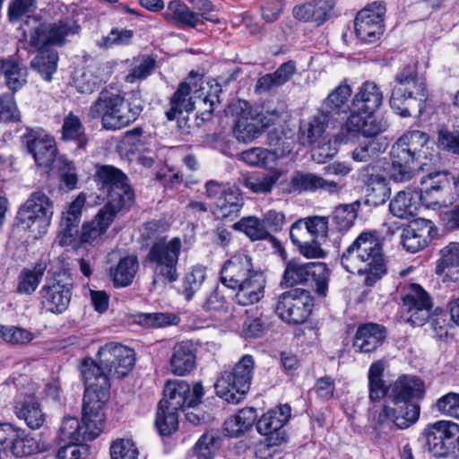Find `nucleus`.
I'll list each match as a JSON object with an SVG mask.
<instances>
[{
    "instance_id": "obj_1",
    "label": "nucleus",
    "mask_w": 459,
    "mask_h": 459,
    "mask_svg": "<svg viewBox=\"0 0 459 459\" xmlns=\"http://www.w3.org/2000/svg\"><path fill=\"white\" fill-rule=\"evenodd\" d=\"M384 94L381 88L374 82H364L355 92L350 115L340 129L337 140L349 143L361 134L364 137L374 138L384 132L386 125L376 117L381 108Z\"/></svg>"
},
{
    "instance_id": "obj_2",
    "label": "nucleus",
    "mask_w": 459,
    "mask_h": 459,
    "mask_svg": "<svg viewBox=\"0 0 459 459\" xmlns=\"http://www.w3.org/2000/svg\"><path fill=\"white\" fill-rule=\"evenodd\" d=\"M342 265L351 273L364 276V283L374 285L387 271L381 241L376 232L363 231L345 249Z\"/></svg>"
},
{
    "instance_id": "obj_3",
    "label": "nucleus",
    "mask_w": 459,
    "mask_h": 459,
    "mask_svg": "<svg viewBox=\"0 0 459 459\" xmlns=\"http://www.w3.org/2000/svg\"><path fill=\"white\" fill-rule=\"evenodd\" d=\"M79 26L72 19L39 24L29 36L30 46L39 50L30 65L45 81L50 82L57 68L58 56L51 48L62 46L66 38L78 33Z\"/></svg>"
},
{
    "instance_id": "obj_4",
    "label": "nucleus",
    "mask_w": 459,
    "mask_h": 459,
    "mask_svg": "<svg viewBox=\"0 0 459 459\" xmlns=\"http://www.w3.org/2000/svg\"><path fill=\"white\" fill-rule=\"evenodd\" d=\"M429 138L420 130L405 132L393 145L391 150V177L396 181L410 180L416 167L432 160L433 153L429 147Z\"/></svg>"
},
{
    "instance_id": "obj_5",
    "label": "nucleus",
    "mask_w": 459,
    "mask_h": 459,
    "mask_svg": "<svg viewBox=\"0 0 459 459\" xmlns=\"http://www.w3.org/2000/svg\"><path fill=\"white\" fill-rule=\"evenodd\" d=\"M141 112V105H132L120 94L103 91L90 106L88 117L100 118L103 128L115 131L134 122Z\"/></svg>"
},
{
    "instance_id": "obj_6",
    "label": "nucleus",
    "mask_w": 459,
    "mask_h": 459,
    "mask_svg": "<svg viewBox=\"0 0 459 459\" xmlns=\"http://www.w3.org/2000/svg\"><path fill=\"white\" fill-rule=\"evenodd\" d=\"M182 248L180 238H160L151 247L147 260L152 266L154 288H164L178 278V263Z\"/></svg>"
},
{
    "instance_id": "obj_7",
    "label": "nucleus",
    "mask_w": 459,
    "mask_h": 459,
    "mask_svg": "<svg viewBox=\"0 0 459 459\" xmlns=\"http://www.w3.org/2000/svg\"><path fill=\"white\" fill-rule=\"evenodd\" d=\"M255 368L253 356L243 355L230 371L218 378L215 384L217 395L228 403H239L249 391Z\"/></svg>"
},
{
    "instance_id": "obj_8",
    "label": "nucleus",
    "mask_w": 459,
    "mask_h": 459,
    "mask_svg": "<svg viewBox=\"0 0 459 459\" xmlns=\"http://www.w3.org/2000/svg\"><path fill=\"white\" fill-rule=\"evenodd\" d=\"M105 414L102 410H94L87 414L85 404L82 407V422L75 417H65L57 433L58 445L77 446L80 447L87 440L97 437L103 427Z\"/></svg>"
},
{
    "instance_id": "obj_9",
    "label": "nucleus",
    "mask_w": 459,
    "mask_h": 459,
    "mask_svg": "<svg viewBox=\"0 0 459 459\" xmlns=\"http://www.w3.org/2000/svg\"><path fill=\"white\" fill-rule=\"evenodd\" d=\"M426 96L425 82L417 75L414 65H408L395 76V84L392 90L390 106L400 117H408L411 116V113L409 107L405 106V101L409 100H418V107L420 110Z\"/></svg>"
},
{
    "instance_id": "obj_10",
    "label": "nucleus",
    "mask_w": 459,
    "mask_h": 459,
    "mask_svg": "<svg viewBox=\"0 0 459 459\" xmlns=\"http://www.w3.org/2000/svg\"><path fill=\"white\" fill-rule=\"evenodd\" d=\"M54 214L53 202L42 192L32 193L18 212L17 220L35 239L42 238Z\"/></svg>"
},
{
    "instance_id": "obj_11",
    "label": "nucleus",
    "mask_w": 459,
    "mask_h": 459,
    "mask_svg": "<svg viewBox=\"0 0 459 459\" xmlns=\"http://www.w3.org/2000/svg\"><path fill=\"white\" fill-rule=\"evenodd\" d=\"M203 84V78L194 75L193 73L190 74L186 82L180 83L171 98L170 108L166 113L169 120H174L178 115L183 112L192 111L197 100L204 105L209 103V112H212L214 104L219 101L217 95V92L220 91L219 86L215 85L213 93L204 94Z\"/></svg>"
},
{
    "instance_id": "obj_12",
    "label": "nucleus",
    "mask_w": 459,
    "mask_h": 459,
    "mask_svg": "<svg viewBox=\"0 0 459 459\" xmlns=\"http://www.w3.org/2000/svg\"><path fill=\"white\" fill-rule=\"evenodd\" d=\"M81 373L85 385L83 404H85L87 414L94 410L103 411L108 400L107 391L109 384L108 375L100 363V357H98V362L91 359H84L81 366Z\"/></svg>"
},
{
    "instance_id": "obj_13",
    "label": "nucleus",
    "mask_w": 459,
    "mask_h": 459,
    "mask_svg": "<svg viewBox=\"0 0 459 459\" xmlns=\"http://www.w3.org/2000/svg\"><path fill=\"white\" fill-rule=\"evenodd\" d=\"M393 407L383 404L369 411V419L375 429H382L391 424L404 429L414 424L420 417V405L413 402L390 401Z\"/></svg>"
},
{
    "instance_id": "obj_14",
    "label": "nucleus",
    "mask_w": 459,
    "mask_h": 459,
    "mask_svg": "<svg viewBox=\"0 0 459 459\" xmlns=\"http://www.w3.org/2000/svg\"><path fill=\"white\" fill-rule=\"evenodd\" d=\"M230 112L236 117L234 134L238 141L250 143L258 137L262 129L270 126L278 118L277 114L269 116L254 115L247 101L238 100L230 106Z\"/></svg>"
},
{
    "instance_id": "obj_15",
    "label": "nucleus",
    "mask_w": 459,
    "mask_h": 459,
    "mask_svg": "<svg viewBox=\"0 0 459 459\" xmlns=\"http://www.w3.org/2000/svg\"><path fill=\"white\" fill-rule=\"evenodd\" d=\"M313 280L316 284V291L325 297L328 290L329 273L324 263H301L297 259L289 261L286 264L283 283L286 286H293L298 283Z\"/></svg>"
},
{
    "instance_id": "obj_16",
    "label": "nucleus",
    "mask_w": 459,
    "mask_h": 459,
    "mask_svg": "<svg viewBox=\"0 0 459 459\" xmlns=\"http://www.w3.org/2000/svg\"><path fill=\"white\" fill-rule=\"evenodd\" d=\"M312 307L313 299L309 292L303 289H294L279 297L275 311L284 322L299 325L307 319Z\"/></svg>"
},
{
    "instance_id": "obj_17",
    "label": "nucleus",
    "mask_w": 459,
    "mask_h": 459,
    "mask_svg": "<svg viewBox=\"0 0 459 459\" xmlns=\"http://www.w3.org/2000/svg\"><path fill=\"white\" fill-rule=\"evenodd\" d=\"M98 357L108 379H119L127 376L134 365V351L117 342H109L100 347Z\"/></svg>"
},
{
    "instance_id": "obj_18",
    "label": "nucleus",
    "mask_w": 459,
    "mask_h": 459,
    "mask_svg": "<svg viewBox=\"0 0 459 459\" xmlns=\"http://www.w3.org/2000/svg\"><path fill=\"white\" fill-rule=\"evenodd\" d=\"M385 12L383 2H374L357 13L354 27L356 35L361 41L374 43L380 39L385 30Z\"/></svg>"
},
{
    "instance_id": "obj_19",
    "label": "nucleus",
    "mask_w": 459,
    "mask_h": 459,
    "mask_svg": "<svg viewBox=\"0 0 459 459\" xmlns=\"http://www.w3.org/2000/svg\"><path fill=\"white\" fill-rule=\"evenodd\" d=\"M291 415L289 404H280L264 413L256 422L259 434L266 437L269 446H276L286 441V433L283 426Z\"/></svg>"
},
{
    "instance_id": "obj_20",
    "label": "nucleus",
    "mask_w": 459,
    "mask_h": 459,
    "mask_svg": "<svg viewBox=\"0 0 459 459\" xmlns=\"http://www.w3.org/2000/svg\"><path fill=\"white\" fill-rule=\"evenodd\" d=\"M403 308L408 323L412 326H421L430 316L432 301L421 286L411 283L403 296Z\"/></svg>"
},
{
    "instance_id": "obj_21",
    "label": "nucleus",
    "mask_w": 459,
    "mask_h": 459,
    "mask_svg": "<svg viewBox=\"0 0 459 459\" xmlns=\"http://www.w3.org/2000/svg\"><path fill=\"white\" fill-rule=\"evenodd\" d=\"M459 435V425L449 420H438L429 425L426 429L427 446L435 457L448 455L455 446Z\"/></svg>"
},
{
    "instance_id": "obj_22",
    "label": "nucleus",
    "mask_w": 459,
    "mask_h": 459,
    "mask_svg": "<svg viewBox=\"0 0 459 459\" xmlns=\"http://www.w3.org/2000/svg\"><path fill=\"white\" fill-rule=\"evenodd\" d=\"M203 394L204 389L199 383L191 388L183 380L169 381L164 387V398L160 402H165V405L170 410L179 411L198 404Z\"/></svg>"
},
{
    "instance_id": "obj_23",
    "label": "nucleus",
    "mask_w": 459,
    "mask_h": 459,
    "mask_svg": "<svg viewBox=\"0 0 459 459\" xmlns=\"http://www.w3.org/2000/svg\"><path fill=\"white\" fill-rule=\"evenodd\" d=\"M41 305L48 312L61 314L71 300V284L61 277L47 281L40 290Z\"/></svg>"
},
{
    "instance_id": "obj_24",
    "label": "nucleus",
    "mask_w": 459,
    "mask_h": 459,
    "mask_svg": "<svg viewBox=\"0 0 459 459\" xmlns=\"http://www.w3.org/2000/svg\"><path fill=\"white\" fill-rule=\"evenodd\" d=\"M109 76L110 71L108 65L91 62L76 71L74 82L78 91L91 94L105 83Z\"/></svg>"
},
{
    "instance_id": "obj_25",
    "label": "nucleus",
    "mask_w": 459,
    "mask_h": 459,
    "mask_svg": "<svg viewBox=\"0 0 459 459\" xmlns=\"http://www.w3.org/2000/svg\"><path fill=\"white\" fill-rule=\"evenodd\" d=\"M256 271L253 267L251 257L247 254L238 253L225 262L221 272V282L228 288L235 290L240 281Z\"/></svg>"
},
{
    "instance_id": "obj_26",
    "label": "nucleus",
    "mask_w": 459,
    "mask_h": 459,
    "mask_svg": "<svg viewBox=\"0 0 459 459\" xmlns=\"http://www.w3.org/2000/svg\"><path fill=\"white\" fill-rule=\"evenodd\" d=\"M27 146L40 167L50 168L58 160L55 139L47 133H37L28 141Z\"/></svg>"
},
{
    "instance_id": "obj_27",
    "label": "nucleus",
    "mask_w": 459,
    "mask_h": 459,
    "mask_svg": "<svg viewBox=\"0 0 459 459\" xmlns=\"http://www.w3.org/2000/svg\"><path fill=\"white\" fill-rule=\"evenodd\" d=\"M196 364V350L192 342L183 341L177 342L171 351L169 361V370L176 376L189 374Z\"/></svg>"
},
{
    "instance_id": "obj_28",
    "label": "nucleus",
    "mask_w": 459,
    "mask_h": 459,
    "mask_svg": "<svg viewBox=\"0 0 459 459\" xmlns=\"http://www.w3.org/2000/svg\"><path fill=\"white\" fill-rule=\"evenodd\" d=\"M424 394V383L415 376L403 375L389 385V401L412 402L421 399Z\"/></svg>"
},
{
    "instance_id": "obj_29",
    "label": "nucleus",
    "mask_w": 459,
    "mask_h": 459,
    "mask_svg": "<svg viewBox=\"0 0 459 459\" xmlns=\"http://www.w3.org/2000/svg\"><path fill=\"white\" fill-rule=\"evenodd\" d=\"M265 277L262 271L253 272L250 276L238 284L235 294L237 303L248 306L258 302L264 294Z\"/></svg>"
},
{
    "instance_id": "obj_30",
    "label": "nucleus",
    "mask_w": 459,
    "mask_h": 459,
    "mask_svg": "<svg viewBox=\"0 0 459 459\" xmlns=\"http://www.w3.org/2000/svg\"><path fill=\"white\" fill-rule=\"evenodd\" d=\"M385 329L377 324H365L360 325L353 339V347L356 351L372 352L382 345L385 339Z\"/></svg>"
},
{
    "instance_id": "obj_31",
    "label": "nucleus",
    "mask_w": 459,
    "mask_h": 459,
    "mask_svg": "<svg viewBox=\"0 0 459 459\" xmlns=\"http://www.w3.org/2000/svg\"><path fill=\"white\" fill-rule=\"evenodd\" d=\"M430 225L428 221H414L403 230L401 243L411 253L423 249L429 242Z\"/></svg>"
},
{
    "instance_id": "obj_32",
    "label": "nucleus",
    "mask_w": 459,
    "mask_h": 459,
    "mask_svg": "<svg viewBox=\"0 0 459 459\" xmlns=\"http://www.w3.org/2000/svg\"><path fill=\"white\" fill-rule=\"evenodd\" d=\"M332 11V5L326 0L311 1L297 4L292 9L293 17L302 22L315 23L316 26L325 22Z\"/></svg>"
},
{
    "instance_id": "obj_33",
    "label": "nucleus",
    "mask_w": 459,
    "mask_h": 459,
    "mask_svg": "<svg viewBox=\"0 0 459 459\" xmlns=\"http://www.w3.org/2000/svg\"><path fill=\"white\" fill-rule=\"evenodd\" d=\"M113 221L112 215L100 210L91 221L82 224L79 236L80 242L91 246L98 245Z\"/></svg>"
},
{
    "instance_id": "obj_34",
    "label": "nucleus",
    "mask_w": 459,
    "mask_h": 459,
    "mask_svg": "<svg viewBox=\"0 0 459 459\" xmlns=\"http://www.w3.org/2000/svg\"><path fill=\"white\" fill-rule=\"evenodd\" d=\"M420 207V194L411 189L398 192L389 204L391 213L400 219H409L417 215Z\"/></svg>"
},
{
    "instance_id": "obj_35",
    "label": "nucleus",
    "mask_w": 459,
    "mask_h": 459,
    "mask_svg": "<svg viewBox=\"0 0 459 459\" xmlns=\"http://www.w3.org/2000/svg\"><path fill=\"white\" fill-rule=\"evenodd\" d=\"M351 86L344 81L336 86L325 99L321 111L332 119L346 111L347 103L351 96Z\"/></svg>"
},
{
    "instance_id": "obj_36",
    "label": "nucleus",
    "mask_w": 459,
    "mask_h": 459,
    "mask_svg": "<svg viewBox=\"0 0 459 459\" xmlns=\"http://www.w3.org/2000/svg\"><path fill=\"white\" fill-rule=\"evenodd\" d=\"M108 203L100 209L115 220L117 213L128 209L134 203V195L127 181L113 187L107 193Z\"/></svg>"
},
{
    "instance_id": "obj_37",
    "label": "nucleus",
    "mask_w": 459,
    "mask_h": 459,
    "mask_svg": "<svg viewBox=\"0 0 459 459\" xmlns=\"http://www.w3.org/2000/svg\"><path fill=\"white\" fill-rule=\"evenodd\" d=\"M243 206V201L238 188L230 186L215 202L213 214L217 219L227 220L236 217Z\"/></svg>"
},
{
    "instance_id": "obj_38",
    "label": "nucleus",
    "mask_w": 459,
    "mask_h": 459,
    "mask_svg": "<svg viewBox=\"0 0 459 459\" xmlns=\"http://www.w3.org/2000/svg\"><path fill=\"white\" fill-rule=\"evenodd\" d=\"M256 418L254 408H243L225 420L224 431L229 437H238L251 429Z\"/></svg>"
},
{
    "instance_id": "obj_39",
    "label": "nucleus",
    "mask_w": 459,
    "mask_h": 459,
    "mask_svg": "<svg viewBox=\"0 0 459 459\" xmlns=\"http://www.w3.org/2000/svg\"><path fill=\"white\" fill-rule=\"evenodd\" d=\"M286 152L278 153L276 151L255 147L240 153V159L247 164L253 167L273 169L277 165L278 160L284 157Z\"/></svg>"
},
{
    "instance_id": "obj_40",
    "label": "nucleus",
    "mask_w": 459,
    "mask_h": 459,
    "mask_svg": "<svg viewBox=\"0 0 459 459\" xmlns=\"http://www.w3.org/2000/svg\"><path fill=\"white\" fill-rule=\"evenodd\" d=\"M14 412L20 420H24L26 425L32 429H39L46 420L45 413L34 400L16 401Z\"/></svg>"
},
{
    "instance_id": "obj_41",
    "label": "nucleus",
    "mask_w": 459,
    "mask_h": 459,
    "mask_svg": "<svg viewBox=\"0 0 459 459\" xmlns=\"http://www.w3.org/2000/svg\"><path fill=\"white\" fill-rule=\"evenodd\" d=\"M139 268L138 259L134 255L121 258L117 264L110 268V275L116 287H126L133 281Z\"/></svg>"
},
{
    "instance_id": "obj_42",
    "label": "nucleus",
    "mask_w": 459,
    "mask_h": 459,
    "mask_svg": "<svg viewBox=\"0 0 459 459\" xmlns=\"http://www.w3.org/2000/svg\"><path fill=\"white\" fill-rule=\"evenodd\" d=\"M167 21L174 22L191 28L196 27L201 22L196 13L180 0L170 1L163 13Z\"/></svg>"
},
{
    "instance_id": "obj_43",
    "label": "nucleus",
    "mask_w": 459,
    "mask_h": 459,
    "mask_svg": "<svg viewBox=\"0 0 459 459\" xmlns=\"http://www.w3.org/2000/svg\"><path fill=\"white\" fill-rule=\"evenodd\" d=\"M384 370V363L380 360L372 363L369 367L368 380V397L371 402H378L385 396L389 398V385H386L383 379Z\"/></svg>"
},
{
    "instance_id": "obj_44",
    "label": "nucleus",
    "mask_w": 459,
    "mask_h": 459,
    "mask_svg": "<svg viewBox=\"0 0 459 459\" xmlns=\"http://www.w3.org/2000/svg\"><path fill=\"white\" fill-rule=\"evenodd\" d=\"M295 70L294 63L287 62L282 64L274 73L259 78L255 85V91L259 92L268 91L284 84L292 77Z\"/></svg>"
},
{
    "instance_id": "obj_45",
    "label": "nucleus",
    "mask_w": 459,
    "mask_h": 459,
    "mask_svg": "<svg viewBox=\"0 0 459 459\" xmlns=\"http://www.w3.org/2000/svg\"><path fill=\"white\" fill-rule=\"evenodd\" d=\"M333 120L321 110L308 123L300 126L299 139L303 144H313L318 142L323 136L325 127Z\"/></svg>"
},
{
    "instance_id": "obj_46",
    "label": "nucleus",
    "mask_w": 459,
    "mask_h": 459,
    "mask_svg": "<svg viewBox=\"0 0 459 459\" xmlns=\"http://www.w3.org/2000/svg\"><path fill=\"white\" fill-rule=\"evenodd\" d=\"M95 177L99 189L105 193L127 181L121 170L110 165L97 167Z\"/></svg>"
},
{
    "instance_id": "obj_47",
    "label": "nucleus",
    "mask_w": 459,
    "mask_h": 459,
    "mask_svg": "<svg viewBox=\"0 0 459 459\" xmlns=\"http://www.w3.org/2000/svg\"><path fill=\"white\" fill-rule=\"evenodd\" d=\"M419 194L420 204L428 209L438 210L454 202L451 189L422 187Z\"/></svg>"
},
{
    "instance_id": "obj_48",
    "label": "nucleus",
    "mask_w": 459,
    "mask_h": 459,
    "mask_svg": "<svg viewBox=\"0 0 459 459\" xmlns=\"http://www.w3.org/2000/svg\"><path fill=\"white\" fill-rule=\"evenodd\" d=\"M0 73L4 74L6 85L13 91L21 89L26 82V68L13 60H0Z\"/></svg>"
},
{
    "instance_id": "obj_49",
    "label": "nucleus",
    "mask_w": 459,
    "mask_h": 459,
    "mask_svg": "<svg viewBox=\"0 0 459 459\" xmlns=\"http://www.w3.org/2000/svg\"><path fill=\"white\" fill-rule=\"evenodd\" d=\"M46 264L38 263L30 269L22 271L19 276L17 291L22 294H31L38 288L44 273Z\"/></svg>"
},
{
    "instance_id": "obj_50",
    "label": "nucleus",
    "mask_w": 459,
    "mask_h": 459,
    "mask_svg": "<svg viewBox=\"0 0 459 459\" xmlns=\"http://www.w3.org/2000/svg\"><path fill=\"white\" fill-rule=\"evenodd\" d=\"M364 180L368 201L374 204H384L390 195L386 179L383 176L370 174L368 178Z\"/></svg>"
},
{
    "instance_id": "obj_51",
    "label": "nucleus",
    "mask_w": 459,
    "mask_h": 459,
    "mask_svg": "<svg viewBox=\"0 0 459 459\" xmlns=\"http://www.w3.org/2000/svg\"><path fill=\"white\" fill-rule=\"evenodd\" d=\"M280 177L278 171L270 174L255 173L244 179V186L255 194L266 195L271 193Z\"/></svg>"
},
{
    "instance_id": "obj_52",
    "label": "nucleus",
    "mask_w": 459,
    "mask_h": 459,
    "mask_svg": "<svg viewBox=\"0 0 459 459\" xmlns=\"http://www.w3.org/2000/svg\"><path fill=\"white\" fill-rule=\"evenodd\" d=\"M178 411L170 410L165 405V402H160L156 412L155 427L162 436L170 435L178 428Z\"/></svg>"
},
{
    "instance_id": "obj_53",
    "label": "nucleus",
    "mask_w": 459,
    "mask_h": 459,
    "mask_svg": "<svg viewBox=\"0 0 459 459\" xmlns=\"http://www.w3.org/2000/svg\"><path fill=\"white\" fill-rule=\"evenodd\" d=\"M221 446V438L214 433L204 434L194 447L189 459H212Z\"/></svg>"
},
{
    "instance_id": "obj_54",
    "label": "nucleus",
    "mask_w": 459,
    "mask_h": 459,
    "mask_svg": "<svg viewBox=\"0 0 459 459\" xmlns=\"http://www.w3.org/2000/svg\"><path fill=\"white\" fill-rule=\"evenodd\" d=\"M233 228L244 233L253 241L265 239L269 236L264 222L255 216L243 217L234 223Z\"/></svg>"
},
{
    "instance_id": "obj_55",
    "label": "nucleus",
    "mask_w": 459,
    "mask_h": 459,
    "mask_svg": "<svg viewBox=\"0 0 459 459\" xmlns=\"http://www.w3.org/2000/svg\"><path fill=\"white\" fill-rule=\"evenodd\" d=\"M294 181L297 185H299L306 190L314 191L322 189L330 194H333L337 193L341 189V186L337 182L326 180L315 174H299L294 178Z\"/></svg>"
},
{
    "instance_id": "obj_56",
    "label": "nucleus",
    "mask_w": 459,
    "mask_h": 459,
    "mask_svg": "<svg viewBox=\"0 0 459 459\" xmlns=\"http://www.w3.org/2000/svg\"><path fill=\"white\" fill-rule=\"evenodd\" d=\"M387 146L388 143L385 139H370L355 148L351 152V158L357 162H368L378 153L383 152Z\"/></svg>"
},
{
    "instance_id": "obj_57",
    "label": "nucleus",
    "mask_w": 459,
    "mask_h": 459,
    "mask_svg": "<svg viewBox=\"0 0 459 459\" xmlns=\"http://www.w3.org/2000/svg\"><path fill=\"white\" fill-rule=\"evenodd\" d=\"M62 138L65 141H76L80 147L84 146L87 142L82 123L73 113H69L64 118Z\"/></svg>"
},
{
    "instance_id": "obj_58",
    "label": "nucleus",
    "mask_w": 459,
    "mask_h": 459,
    "mask_svg": "<svg viewBox=\"0 0 459 459\" xmlns=\"http://www.w3.org/2000/svg\"><path fill=\"white\" fill-rule=\"evenodd\" d=\"M51 168L56 169L61 187L67 190H73L76 187L78 183L77 171L72 161L59 156Z\"/></svg>"
},
{
    "instance_id": "obj_59",
    "label": "nucleus",
    "mask_w": 459,
    "mask_h": 459,
    "mask_svg": "<svg viewBox=\"0 0 459 459\" xmlns=\"http://www.w3.org/2000/svg\"><path fill=\"white\" fill-rule=\"evenodd\" d=\"M87 201V195L81 192L62 212L61 225L78 226Z\"/></svg>"
},
{
    "instance_id": "obj_60",
    "label": "nucleus",
    "mask_w": 459,
    "mask_h": 459,
    "mask_svg": "<svg viewBox=\"0 0 459 459\" xmlns=\"http://www.w3.org/2000/svg\"><path fill=\"white\" fill-rule=\"evenodd\" d=\"M37 9V0H11L8 4V16L13 23L30 20Z\"/></svg>"
},
{
    "instance_id": "obj_61",
    "label": "nucleus",
    "mask_w": 459,
    "mask_h": 459,
    "mask_svg": "<svg viewBox=\"0 0 459 459\" xmlns=\"http://www.w3.org/2000/svg\"><path fill=\"white\" fill-rule=\"evenodd\" d=\"M155 60L149 56H140L133 60L132 68L126 76V82L134 83L148 77L153 71Z\"/></svg>"
},
{
    "instance_id": "obj_62",
    "label": "nucleus",
    "mask_w": 459,
    "mask_h": 459,
    "mask_svg": "<svg viewBox=\"0 0 459 459\" xmlns=\"http://www.w3.org/2000/svg\"><path fill=\"white\" fill-rule=\"evenodd\" d=\"M134 38V31L127 29L115 28L110 32L96 41V45L102 49L113 48L129 45Z\"/></svg>"
},
{
    "instance_id": "obj_63",
    "label": "nucleus",
    "mask_w": 459,
    "mask_h": 459,
    "mask_svg": "<svg viewBox=\"0 0 459 459\" xmlns=\"http://www.w3.org/2000/svg\"><path fill=\"white\" fill-rule=\"evenodd\" d=\"M450 267H459V243L451 242L440 250L436 273L441 275Z\"/></svg>"
},
{
    "instance_id": "obj_64",
    "label": "nucleus",
    "mask_w": 459,
    "mask_h": 459,
    "mask_svg": "<svg viewBox=\"0 0 459 459\" xmlns=\"http://www.w3.org/2000/svg\"><path fill=\"white\" fill-rule=\"evenodd\" d=\"M110 457L111 459H138L139 451L132 440L121 438L112 443Z\"/></svg>"
}]
</instances>
